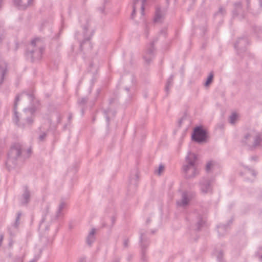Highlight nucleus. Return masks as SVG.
I'll return each instance as SVG.
<instances>
[{"label":"nucleus","mask_w":262,"mask_h":262,"mask_svg":"<svg viewBox=\"0 0 262 262\" xmlns=\"http://www.w3.org/2000/svg\"><path fill=\"white\" fill-rule=\"evenodd\" d=\"M22 146L16 143L12 145L7 154V159L5 163L8 171L14 169L18 165V162L21 157Z\"/></svg>","instance_id":"f257e3e1"},{"label":"nucleus","mask_w":262,"mask_h":262,"mask_svg":"<svg viewBox=\"0 0 262 262\" xmlns=\"http://www.w3.org/2000/svg\"><path fill=\"white\" fill-rule=\"evenodd\" d=\"M45 50V47L42 46L40 39L38 38L33 39L30 46L26 52V58L33 62L39 60Z\"/></svg>","instance_id":"f03ea898"},{"label":"nucleus","mask_w":262,"mask_h":262,"mask_svg":"<svg viewBox=\"0 0 262 262\" xmlns=\"http://www.w3.org/2000/svg\"><path fill=\"white\" fill-rule=\"evenodd\" d=\"M262 143V131L257 133L254 136L252 132H249L245 134L241 140V143L243 146H247L250 150H254Z\"/></svg>","instance_id":"7ed1b4c3"},{"label":"nucleus","mask_w":262,"mask_h":262,"mask_svg":"<svg viewBox=\"0 0 262 262\" xmlns=\"http://www.w3.org/2000/svg\"><path fill=\"white\" fill-rule=\"evenodd\" d=\"M197 160V155L194 153L189 152L186 157V161L187 163L183 167V170L186 179H191L195 177L198 174L197 169L195 163Z\"/></svg>","instance_id":"20e7f679"},{"label":"nucleus","mask_w":262,"mask_h":262,"mask_svg":"<svg viewBox=\"0 0 262 262\" xmlns=\"http://www.w3.org/2000/svg\"><path fill=\"white\" fill-rule=\"evenodd\" d=\"M207 134V131L202 126H198L193 129L191 138L193 141L198 143H202L206 141Z\"/></svg>","instance_id":"39448f33"},{"label":"nucleus","mask_w":262,"mask_h":262,"mask_svg":"<svg viewBox=\"0 0 262 262\" xmlns=\"http://www.w3.org/2000/svg\"><path fill=\"white\" fill-rule=\"evenodd\" d=\"M145 232L142 230L140 231V242L141 247V259L143 262H147V258L146 256V249L149 245L148 238L145 236Z\"/></svg>","instance_id":"423d86ee"},{"label":"nucleus","mask_w":262,"mask_h":262,"mask_svg":"<svg viewBox=\"0 0 262 262\" xmlns=\"http://www.w3.org/2000/svg\"><path fill=\"white\" fill-rule=\"evenodd\" d=\"M158 40V37H155L147 47L146 51L143 56V58L147 63L149 64L151 61L155 56V43Z\"/></svg>","instance_id":"0eeeda50"},{"label":"nucleus","mask_w":262,"mask_h":262,"mask_svg":"<svg viewBox=\"0 0 262 262\" xmlns=\"http://www.w3.org/2000/svg\"><path fill=\"white\" fill-rule=\"evenodd\" d=\"M247 9L254 14H257L262 9V0H246Z\"/></svg>","instance_id":"6e6552de"},{"label":"nucleus","mask_w":262,"mask_h":262,"mask_svg":"<svg viewBox=\"0 0 262 262\" xmlns=\"http://www.w3.org/2000/svg\"><path fill=\"white\" fill-rule=\"evenodd\" d=\"M247 45V38L246 37H242L237 39L234 44V48L238 52H243L246 51Z\"/></svg>","instance_id":"1a4fd4ad"},{"label":"nucleus","mask_w":262,"mask_h":262,"mask_svg":"<svg viewBox=\"0 0 262 262\" xmlns=\"http://www.w3.org/2000/svg\"><path fill=\"white\" fill-rule=\"evenodd\" d=\"M147 0H134L133 2V12L131 14L130 17L132 19H134L135 15L136 14V10L138 8V6L140 5L141 10V15H144V5L146 3Z\"/></svg>","instance_id":"9d476101"},{"label":"nucleus","mask_w":262,"mask_h":262,"mask_svg":"<svg viewBox=\"0 0 262 262\" xmlns=\"http://www.w3.org/2000/svg\"><path fill=\"white\" fill-rule=\"evenodd\" d=\"M201 191L204 193L210 192L212 190L211 181L207 178H203L200 183Z\"/></svg>","instance_id":"9b49d317"},{"label":"nucleus","mask_w":262,"mask_h":262,"mask_svg":"<svg viewBox=\"0 0 262 262\" xmlns=\"http://www.w3.org/2000/svg\"><path fill=\"white\" fill-rule=\"evenodd\" d=\"M89 25L88 21H87L86 24L85 25H84L83 27V31H84L83 32L84 38H83V40L80 43V49L81 51L83 50V46L85 43L88 42V43H90V40H91V37L93 35V32H92L91 33V34L88 36L86 34L87 31L89 30Z\"/></svg>","instance_id":"f8f14e48"},{"label":"nucleus","mask_w":262,"mask_h":262,"mask_svg":"<svg viewBox=\"0 0 262 262\" xmlns=\"http://www.w3.org/2000/svg\"><path fill=\"white\" fill-rule=\"evenodd\" d=\"M67 205V202L64 200V199H61L60 200L59 204L56 212V214L54 218V220H58V219L63 216L64 213L63 212V210L66 207Z\"/></svg>","instance_id":"ddd939ff"},{"label":"nucleus","mask_w":262,"mask_h":262,"mask_svg":"<svg viewBox=\"0 0 262 262\" xmlns=\"http://www.w3.org/2000/svg\"><path fill=\"white\" fill-rule=\"evenodd\" d=\"M33 0H13L14 5L19 9L25 10L31 4Z\"/></svg>","instance_id":"4468645a"},{"label":"nucleus","mask_w":262,"mask_h":262,"mask_svg":"<svg viewBox=\"0 0 262 262\" xmlns=\"http://www.w3.org/2000/svg\"><path fill=\"white\" fill-rule=\"evenodd\" d=\"M31 193L27 186L24 187V192L21 196V203L22 205H27L30 201Z\"/></svg>","instance_id":"2eb2a0df"},{"label":"nucleus","mask_w":262,"mask_h":262,"mask_svg":"<svg viewBox=\"0 0 262 262\" xmlns=\"http://www.w3.org/2000/svg\"><path fill=\"white\" fill-rule=\"evenodd\" d=\"M189 200L186 192H183L182 194V199L177 202L178 206L185 207L188 205Z\"/></svg>","instance_id":"dca6fc26"},{"label":"nucleus","mask_w":262,"mask_h":262,"mask_svg":"<svg viewBox=\"0 0 262 262\" xmlns=\"http://www.w3.org/2000/svg\"><path fill=\"white\" fill-rule=\"evenodd\" d=\"M7 63L5 62H0V84H1L4 79V76L7 72Z\"/></svg>","instance_id":"f3484780"},{"label":"nucleus","mask_w":262,"mask_h":262,"mask_svg":"<svg viewBox=\"0 0 262 262\" xmlns=\"http://www.w3.org/2000/svg\"><path fill=\"white\" fill-rule=\"evenodd\" d=\"M50 204L49 203H47L43 209L42 210V219L39 223V228H41L43 225V223L45 222L46 216L48 215L50 212Z\"/></svg>","instance_id":"a211bd4d"},{"label":"nucleus","mask_w":262,"mask_h":262,"mask_svg":"<svg viewBox=\"0 0 262 262\" xmlns=\"http://www.w3.org/2000/svg\"><path fill=\"white\" fill-rule=\"evenodd\" d=\"M19 101V95H17L15 98L14 103V106H13V111L14 114V120L16 124L18 125V122H19V117H18V113L17 112V104L18 102Z\"/></svg>","instance_id":"6ab92c4d"},{"label":"nucleus","mask_w":262,"mask_h":262,"mask_svg":"<svg viewBox=\"0 0 262 262\" xmlns=\"http://www.w3.org/2000/svg\"><path fill=\"white\" fill-rule=\"evenodd\" d=\"M88 101V98L87 97H83L81 99H79L77 101V104L80 108V110L82 115L84 114V109Z\"/></svg>","instance_id":"aec40b11"},{"label":"nucleus","mask_w":262,"mask_h":262,"mask_svg":"<svg viewBox=\"0 0 262 262\" xmlns=\"http://www.w3.org/2000/svg\"><path fill=\"white\" fill-rule=\"evenodd\" d=\"M234 9L232 11L233 17L237 16L242 11V5L241 2H236L234 4Z\"/></svg>","instance_id":"412c9836"},{"label":"nucleus","mask_w":262,"mask_h":262,"mask_svg":"<svg viewBox=\"0 0 262 262\" xmlns=\"http://www.w3.org/2000/svg\"><path fill=\"white\" fill-rule=\"evenodd\" d=\"M96 233V229L95 228H93L91 232L89 233V235L86 237V243L88 245L91 246L92 243L95 240V234Z\"/></svg>","instance_id":"4be33fe9"},{"label":"nucleus","mask_w":262,"mask_h":262,"mask_svg":"<svg viewBox=\"0 0 262 262\" xmlns=\"http://www.w3.org/2000/svg\"><path fill=\"white\" fill-rule=\"evenodd\" d=\"M229 227L228 225H220L217 226V232L220 236H223L226 234L227 231Z\"/></svg>","instance_id":"5701e85b"},{"label":"nucleus","mask_w":262,"mask_h":262,"mask_svg":"<svg viewBox=\"0 0 262 262\" xmlns=\"http://www.w3.org/2000/svg\"><path fill=\"white\" fill-rule=\"evenodd\" d=\"M205 224V221L202 219V217L199 216L198 218V221L195 225L194 230L197 231H200Z\"/></svg>","instance_id":"b1692460"},{"label":"nucleus","mask_w":262,"mask_h":262,"mask_svg":"<svg viewBox=\"0 0 262 262\" xmlns=\"http://www.w3.org/2000/svg\"><path fill=\"white\" fill-rule=\"evenodd\" d=\"M173 75H171L170 76V77L167 79L166 86L165 88V90L167 93V95L168 94V93H169V87L172 86V85L173 84Z\"/></svg>","instance_id":"393cba45"},{"label":"nucleus","mask_w":262,"mask_h":262,"mask_svg":"<svg viewBox=\"0 0 262 262\" xmlns=\"http://www.w3.org/2000/svg\"><path fill=\"white\" fill-rule=\"evenodd\" d=\"M162 18V16L161 14V12L160 9L159 8H156L155 17L154 18V22L155 23H160L161 21V19Z\"/></svg>","instance_id":"a878e982"},{"label":"nucleus","mask_w":262,"mask_h":262,"mask_svg":"<svg viewBox=\"0 0 262 262\" xmlns=\"http://www.w3.org/2000/svg\"><path fill=\"white\" fill-rule=\"evenodd\" d=\"M111 112L112 113V114H113L114 116H115V112H112V111L111 110V109L110 108H107V109L104 110L103 111V113L105 115V117L106 121H107V126H109V125H110V118L109 117V114Z\"/></svg>","instance_id":"bb28decb"},{"label":"nucleus","mask_w":262,"mask_h":262,"mask_svg":"<svg viewBox=\"0 0 262 262\" xmlns=\"http://www.w3.org/2000/svg\"><path fill=\"white\" fill-rule=\"evenodd\" d=\"M241 165L245 168V169L246 170V173H250L254 178H255L256 177L257 173L255 171V170L249 167L248 166L243 164V163H241Z\"/></svg>","instance_id":"cd10ccee"},{"label":"nucleus","mask_w":262,"mask_h":262,"mask_svg":"<svg viewBox=\"0 0 262 262\" xmlns=\"http://www.w3.org/2000/svg\"><path fill=\"white\" fill-rule=\"evenodd\" d=\"M214 77L213 72L211 71L209 73V75L207 77V80L204 84L205 86H209L213 81Z\"/></svg>","instance_id":"c85d7f7f"},{"label":"nucleus","mask_w":262,"mask_h":262,"mask_svg":"<svg viewBox=\"0 0 262 262\" xmlns=\"http://www.w3.org/2000/svg\"><path fill=\"white\" fill-rule=\"evenodd\" d=\"M107 2H108V0H104L103 3L101 5V6L98 8V11L101 13L104 14V15L106 14L105 9V5Z\"/></svg>","instance_id":"c756f323"},{"label":"nucleus","mask_w":262,"mask_h":262,"mask_svg":"<svg viewBox=\"0 0 262 262\" xmlns=\"http://www.w3.org/2000/svg\"><path fill=\"white\" fill-rule=\"evenodd\" d=\"M238 118V115L236 113H233L229 117V122L232 124H235Z\"/></svg>","instance_id":"7c9ffc66"},{"label":"nucleus","mask_w":262,"mask_h":262,"mask_svg":"<svg viewBox=\"0 0 262 262\" xmlns=\"http://www.w3.org/2000/svg\"><path fill=\"white\" fill-rule=\"evenodd\" d=\"M21 216V212L20 211L18 212L17 213V216L15 219V223L14 224V226L15 228H17L19 226V225L20 224L19 220L20 218V216Z\"/></svg>","instance_id":"2f4dec72"},{"label":"nucleus","mask_w":262,"mask_h":262,"mask_svg":"<svg viewBox=\"0 0 262 262\" xmlns=\"http://www.w3.org/2000/svg\"><path fill=\"white\" fill-rule=\"evenodd\" d=\"M213 165H214V163H213V161H209L207 163L206 166V168H205L206 171L207 172H209L210 171V170H211V168L212 167V166H213Z\"/></svg>","instance_id":"473e14b6"},{"label":"nucleus","mask_w":262,"mask_h":262,"mask_svg":"<svg viewBox=\"0 0 262 262\" xmlns=\"http://www.w3.org/2000/svg\"><path fill=\"white\" fill-rule=\"evenodd\" d=\"M223 252L222 250L220 251L217 255V259L219 262H224L223 260Z\"/></svg>","instance_id":"72a5a7b5"},{"label":"nucleus","mask_w":262,"mask_h":262,"mask_svg":"<svg viewBox=\"0 0 262 262\" xmlns=\"http://www.w3.org/2000/svg\"><path fill=\"white\" fill-rule=\"evenodd\" d=\"M47 136V132H43L41 133V135H39V136L38 138V140L39 142H43L45 141L46 137Z\"/></svg>","instance_id":"f704fd0d"},{"label":"nucleus","mask_w":262,"mask_h":262,"mask_svg":"<svg viewBox=\"0 0 262 262\" xmlns=\"http://www.w3.org/2000/svg\"><path fill=\"white\" fill-rule=\"evenodd\" d=\"M226 13V10L222 7H220L219 8V11L214 14V16H216L218 14H221L224 15Z\"/></svg>","instance_id":"c9c22d12"},{"label":"nucleus","mask_w":262,"mask_h":262,"mask_svg":"<svg viewBox=\"0 0 262 262\" xmlns=\"http://www.w3.org/2000/svg\"><path fill=\"white\" fill-rule=\"evenodd\" d=\"M164 169V166L162 164H160L159 166V168L157 171H156V172L158 173V175L160 176L162 173V172L163 171Z\"/></svg>","instance_id":"e433bc0d"},{"label":"nucleus","mask_w":262,"mask_h":262,"mask_svg":"<svg viewBox=\"0 0 262 262\" xmlns=\"http://www.w3.org/2000/svg\"><path fill=\"white\" fill-rule=\"evenodd\" d=\"M256 256H258V258L262 260V247H259L258 251L256 253Z\"/></svg>","instance_id":"4c0bfd02"},{"label":"nucleus","mask_w":262,"mask_h":262,"mask_svg":"<svg viewBox=\"0 0 262 262\" xmlns=\"http://www.w3.org/2000/svg\"><path fill=\"white\" fill-rule=\"evenodd\" d=\"M26 122L29 124L31 125L33 122V119L32 117H28L26 118Z\"/></svg>","instance_id":"58836bf2"},{"label":"nucleus","mask_w":262,"mask_h":262,"mask_svg":"<svg viewBox=\"0 0 262 262\" xmlns=\"http://www.w3.org/2000/svg\"><path fill=\"white\" fill-rule=\"evenodd\" d=\"M25 113H29L30 115H32L34 112V110L32 108H25L24 111Z\"/></svg>","instance_id":"ea45409f"},{"label":"nucleus","mask_w":262,"mask_h":262,"mask_svg":"<svg viewBox=\"0 0 262 262\" xmlns=\"http://www.w3.org/2000/svg\"><path fill=\"white\" fill-rule=\"evenodd\" d=\"M129 242V241L128 238H126L124 240L123 246L125 248H127L128 247Z\"/></svg>","instance_id":"a19ab883"},{"label":"nucleus","mask_w":262,"mask_h":262,"mask_svg":"<svg viewBox=\"0 0 262 262\" xmlns=\"http://www.w3.org/2000/svg\"><path fill=\"white\" fill-rule=\"evenodd\" d=\"M258 157L256 155L252 156L250 157V160L251 161H255V162L258 161Z\"/></svg>","instance_id":"79ce46f5"},{"label":"nucleus","mask_w":262,"mask_h":262,"mask_svg":"<svg viewBox=\"0 0 262 262\" xmlns=\"http://www.w3.org/2000/svg\"><path fill=\"white\" fill-rule=\"evenodd\" d=\"M115 222H116V217L114 216H112V217H111V222H112L111 227H112L114 226V225L115 223Z\"/></svg>","instance_id":"37998d69"},{"label":"nucleus","mask_w":262,"mask_h":262,"mask_svg":"<svg viewBox=\"0 0 262 262\" xmlns=\"http://www.w3.org/2000/svg\"><path fill=\"white\" fill-rule=\"evenodd\" d=\"M61 120H62V117H61V115L60 114H58V116H57V123H60L61 122Z\"/></svg>","instance_id":"c03bdc74"},{"label":"nucleus","mask_w":262,"mask_h":262,"mask_svg":"<svg viewBox=\"0 0 262 262\" xmlns=\"http://www.w3.org/2000/svg\"><path fill=\"white\" fill-rule=\"evenodd\" d=\"M72 117H73L72 114L71 113H69V117H68V122H69V124L71 123V121L72 119Z\"/></svg>","instance_id":"a18cd8bd"},{"label":"nucleus","mask_w":262,"mask_h":262,"mask_svg":"<svg viewBox=\"0 0 262 262\" xmlns=\"http://www.w3.org/2000/svg\"><path fill=\"white\" fill-rule=\"evenodd\" d=\"M184 118H185L184 117H182V118L179 120V122H178V124H179V126H181V125H182V122H183V120H184Z\"/></svg>","instance_id":"49530a36"},{"label":"nucleus","mask_w":262,"mask_h":262,"mask_svg":"<svg viewBox=\"0 0 262 262\" xmlns=\"http://www.w3.org/2000/svg\"><path fill=\"white\" fill-rule=\"evenodd\" d=\"M145 34L146 37H148V28H147V25H146Z\"/></svg>","instance_id":"de8ad7c7"},{"label":"nucleus","mask_w":262,"mask_h":262,"mask_svg":"<svg viewBox=\"0 0 262 262\" xmlns=\"http://www.w3.org/2000/svg\"><path fill=\"white\" fill-rule=\"evenodd\" d=\"M29 98L31 100L33 101L34 99V96L33 94H27Z\"/></svg>","instance_id":"09e8293b"},{"label":"nucleus","mask_w":262,"mask_h":262,"mask_svg":"<svg viewBox=\"0 0 262 262\" xmlns=\"http://www.w3.org/2000/svg\"><path fill=\"white\" fill-rule=\"evenodd\" d=\"M114 101H115V98H110L109 99V104H111L113 103L114 102Z\"/></svg>","instance_id":"8fccbe9b"},{"label":"nucleus","mask_w":262,"mask_h":262,"mask_svg":"<svg viewBox=\"0 0 262 262\" xmlns=\"http://www.w3.org/2000/svg\"><path fill=\"white\" fill-rule=\"evenodd\" d=\"M3 235H0V247L2 245V242H3Z\"/></svg>","instance_id":"3c124183"},{"label":"nucleus","mask_w":262,"mask_h":262,"mask_svg":"<svg viewBox=\"0 0 262 262\" xmlns=\"http://www.w3.org/2000/svg\"><path fill=\"white\" fill-rule=\"evenodd\" d=\"M15 260L17 262H23L22 259L21 258H16Z\"/></svg>","instance_id":"603ef678"},{"label":"nucleus","mask_w":262,"mask_h":262,"mask_svg":"<svg viewBox=\"0 0 262 262\" xmlns=\"http://www.w3.org/2000/svg\"><path fill=\"white\" fill-rule=\"evenodd\" d=\"M151 222V219L149 217L147 219L146 221V223L147 224H149V223H150Z\"/></svg>","instance_id":"864d4df0"},{"label":"nucleus","mask_w":262,"mask_h":262,"mask_svg":"<svg viewBox=\"0 0 262 262\" xmlns=\"http://www.w3.org/2000/svg\"><path fill=\"white\" fill-rule=\"evenodd\" d=\"M8 232L11 236H13L14 235L12 234V232L11 231L10 228H8Z\"/></svg>","instance_id":"5fc2aeb1"},{"label":"nucleus","mask_w":262,"mask_h":262,"mask_svg":"<svg viewBox=\"0 0 262 262\" xmlns=\"http://www.w3.org/2000/svg\"><path fill=\"white\" fill-rule=\"evenodd\" d=\"M79 262H85V259L84 258H81L80 259Z\"/></svg>","instance_id":"6e6d98bb"},{"label":"nucleus","mask_w":262,"mask_h":262,"mask_svg":"<svg viewBox=\"0 0 262 262\" xmlns=\"http://www.w3.org/2000/svg\"><path fill=\"white\" fill-rule=\"evenodd\" d=\"M18 48V42H16V48H15V50H17Z\"/></svg>","instance_id":"4d7b16f0"},{"label":"nucleus","mask_w":262,"mask_h":262,"mask_svg":"<svg viewBox=\"0 0 262 262\" xmlns=\"http://www.w3.org/2000/svg\"><path fill=\"white\" fill-rule=\"evenodd\" d=\"M36 261H37V259H33L30 262H36Z\"/></svg>","instance_id":"13d9d810"},{"label":"nucleus","mask_w":262,"mask_h":262,"mask_svg":"<svg viewBox=\"0 0 262 262\" xmlns=\"http://www.w3.org/2000/svg\"><path fill=\"white\" fill-rule=\"evenodd\" d=\"M125 90L127 91V92H129V88H125Z\"/></svg>","instance_id":"bf43d9fd"},{"label":"nucleus","mask_w":262,"mask_h":262,"mask_svg":"<svg viewBox=\"0 0 262 262\" xmlns=\"http://www.w3.org/2000/svg\"><path fill=\"white\" fill-rule=\"evenodd\" d=\"M31 149H30V148L28 149V150H27V152H28V153H29H29H30V152H31Z\"/></svg>","instance_id":"052dcab7"},{"label":"nucleus","mask_w":262,"mask_h":262,"mask_svg":"<svg viewBox=\"0 0 262 262\" xmlns=\"http://www.w3.org/2000/svg\"><path fill=\"white\" fill-rule=\"evenodd\" d=\"M136 187H137L136 184L134 185L133 186L134 189H136Z\"/></svg>","instance_id":"680f3d73"},{"label":"nucleus","mask_w":262,"mask_h":262,"mask_svg":"<svg viewBox=\"0 0 262 262\" xmlns=\"http://www.w3.org/2000/svg\"><path fill=\"white\" fill-rule=\"evenodd\" d=\"M93 66V63L92 62L90 63V67H92Z\"/></svg>","instance_id":"e2e57ef3"},{"label":"nucleus","mask_w":262,"mask_h":262,"mask_svg":"<svg viewBox=\"0 0 262 262\" xmlns=\"http://www.w3.org/2000/svg\"><path fill=\"white\" fill-rule=\"evenodd\" d=\"M2 40V35H0V42Z\"/></svg>","instance_id":"0e129e2a"},{"label":"nucleus","mask_w":262,"mask_h":262,"mask_svg":"<svg viewBox=\"0 0 262 262\" xmlns=\"http://www.w3.org/2000/svg\"><path fill=\"white\" fill-rule=\"evenodd\" d=\"M9 245H10V246H11L12 245V243H11V242H10L9 243Z\"/></svg>","instance_id":"69168bd1"},{"label":"nucleus","mask_w":262,"mask_h":262,"mask_svg":"<svg viewBox=\"0 0 262 262\" xmlns=\"http://www.w3.org/2000/svg\"><path fill=\"white\" fill-rule=\"evenodd\" d=\"M170 0H166L167 3L168 4Z\"/></svg>","instance_id":"338daca9"},{"label":"nucleus","mask_w":262,"mask_h":262,"mask_svg":"<svg viewBox=\"0 0 262 262\" xmlns=\"http://www.w3.org/2000/svg\"><path fill=\"white\" fill-rule=\"evenodd\" d=\"M152 233H155V231H152Z\"/></svg>","instance_id":"774afa93"}]
</instances>
